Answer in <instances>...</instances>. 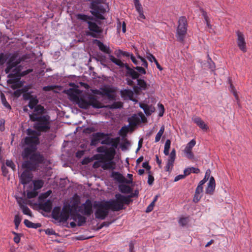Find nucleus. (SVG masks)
<instances>
[{"label": "nucleus", "instance_id": "1", "mask_svg": "<svg viewBox=\"0 0 252 252\" xmlns=\"http://www.w3.org/2000/svg\"><path fill=\"white\" fill-rule=\"evenodd\" d=\"M79 91L77 89H69L67 91L66 94L76 102L80 108L87 109L90 106L94 108L103 107L102 104L94 95H90L88 100L83 97L78 96L76 94L79 93Z\"/></svg>", "mask_w": 252, "mask_h": 252}, {"label": "nucleus", "instance_id": "2", "mask_svg": "<svg viewBox=\"0 0 252 252\" xmlns=\"http://www.w3.org/2000/svg\"><path fill=\"white\" fill-rule=\"evenodd\" d=\"M23 158L24 161L22 163V167L33 171L37 170L40 165L43 163L45 161L43 155L35 151L30 154L28 157Z\"/></svg>", "mask_w": 252, "mask_h": 252}, {"label": "nucleus", "instance_id": "3", "mask_svg": "<svg viewBox=\"0 0 252 252\" xmlns=\"http://www.w3.org/2000/svg\"><path fill=\"white\" fill-rule=\"evenodd\" d=\"M30 120L35 122L34 128L40 133L46 132L51 128L50 117L48 115L38 116L36 114L30 115Z\"/></svg>", "mask_w": 252, "mask_h": 252}, {"label": "nucleus", "instance_id": "4", "mask_svg": "<svg viewBox=\"0 0 252 252\" xmlns=\"http://www.w3.org/2000/svg\"><path fill=\"white\" fill-rule=\"evenodd\" d=\"M24 143L28 147L24 149L22 156L26 158L36 151V146L39 143V139L37 136H27L24 138Z\"/></svg>", "mask_w": 252, "mask_h": 252}, {"label": "nucleus", "instance_id": "5", "mask_svg": "<svg viewBox=\"0 0 252 252\" xmlns=\"http://www.w3.org/2000/svg\"><path fill=\"white\" fill-rule=\"evenodd\" d=\"M116 199L108 201L111 207L112 210L114 211H119L124 209L125 204H129V200L128 197L122 195L120 193H117L115 195Z\"/></svg>", "mask_w": 252, "mask_h": 252}, {"label": "nucleus", "instance_id": "6", "mask_svg": "<svg viewBox=\"0 0 252 252\" xmlns=\"http://www.w3.org/2000/svg\"><path fill=\"white\" fill-rule=\"evenodd\" d=\"M94 207L96 208L95 212V217L96 219L104 220L108 216L109 210H112L108 201L104 203H98L94 204Z\"/></svg>", "mask_w": 252, "mask_h": 252}, {"label": "nucleus", "instance_id": "7", "mask_svg": "<svg viewBox=\"0 0 252 252\" xmlns=\"http://www.w3.org/2000/svg\"><path fill=\"white\" fill-rule=\"evenodd\" d=\"M187 31V21L185 17H181L178 21L176 36L180 42H183Z\"/></svg>", "mask_w": 252, "mask_h": 252}, {"label": "nucleus", "instance_id": "8", "mask_svg": "<svg viewBox=\"0 0 252 252\" xmlns=\"http://www.w3.org/2000/svg\"><path fill=\"white\" fill-rule=\"evenodd\" d=\"M90 8L91 9V13L96 19L100 20L105 19L102 14L105 13L106 9L102 5L93 1L91 3Z\"/></svg>", "mask_w": 252, "mask_h": 252}, {"label": "nucleus", "instance_id": "9", "mask_svg": "<svg viewBox=\"0 0 252 252\" xmlns=\"http://www.w3.org/2000/svg\"><path fill=\"white\" fill-rule=\"evenodd\" d=\"M87 23L90 32H88L87 34L94 38H101L102 36L103 29L94 22L88 21Z\"/></svg>", "mask_w": 252, "mask_h": 252}, {"label": "nucleus", "instance_id": "10", "mask_svg": "<svg viewBox=\"0 0 252 252\" xmlns=\"http://www.w3.org/2000/svg\"><path fill=\"white\" fill-rule=\"evenodd\" d=\"M8 54L9 55V57L7 61L6 67L5 69V72L6 74L9 73L14 67H16V66L22 61V59L20 58L17 59L18 54Z\"/></svg>", "mask_w": 252, "mask_h": 252}, {"label": "nucleus", "instance_id": "11", "mask_svg": "<svg viewBox=\"0 0 252 252\" xmlns=\"http://www.w3.org/2000/svg\"><path fill=\"white\" fill-rule=\"evenodd\" d=\"M77 208L78 209V211L79 212L88 217L90 216L93 213V203L89 199H87L85 203L80 206H77L76 205Z\"/></svg>", "mask_w": 252, "mask_h": 252}, {"label": "nucleus", "instance_id": "12", "mask_svg": "<svg viewBox=\"0 0 252 252\" xmlns=\"http://www.w3.org/2000/svg\"><path fill=\"white\" fill-rule=\"evenodd\" d=\"M72 209H76V205L75 203H74L72 206L70 204H66L63 206L61 211V222H64L67 220L69 218Z\"/></svg>", "mask_w": 252, "mask_h": 252}, {"label": "nucleus", "instance_id": "13", "mask_svg": "<svg viewBox=\"0 0 252 252\" xmlns=\"http://www.w3.org/2000/svg\"><path fill=\"white\" fill-rule=\"evenodd\" d=\"M105 134L106 136H104V138L101 139V144L102 145H111L112 147L117 148L120 141V137H117L113 138L109 137V134L108 133H105Z\"/></svg>", "mask_w": 252, "mask_h": 252}, {"label": "nucleus", "instance_id": "14", "mask_svg": "<svg viewBox=\"0 0 252 252\" xmlns=\"http://www.w3.org/2000/svg\"><path fill=\"white\" fill-rule=\"evenodd\" d=\"M114 147L110 148L108 150H107L105 152V155L98 154L94 156V158L96 159H101L105 160H112L114 158V156L116 153L115 149Z\"/></svg>", "mask_w": 252, "mask_h": 252}, {"label": "nucleus", "instance_id": "15", "mask_svg": "<svg viewBox=\"0 0 252 252\" xmlns=\"http://www.w3.org/2000/svg\"><path fill=\"white\" fill-rule=\"evenodd\" d=\"M146 121V118L142 112L138 113L137 115L134 114L128 119L129 125L132 126H136L141 122L145 123Z\"/></svg>", "mask_w": 252, "mask_h": 252}, {"label": "nucleus", "instance_id": "16", "mask_svg": "<svg viewBox=\"0 0 252 252\" xmlns=\"http://www.w3.org/2000/svg\"><path fill=\"white\" fill-rule=\"evenodd\" d=\"M20 66L14 68L12 70L13 73H9L7 75V77L9 78L7 81V83L12 84L18 82L21 78L20 75Z\"/></svg>", "mask_w": 252, "mask_h": 252}, {"label": "nucleus", "instance_id": "17", "mask_svg": "<svg viewBox=\"0 0 252 252\" xmlns=\"http://www.w3.org/2000/svg\"><path fill=\"white\" fill-rule=\"evenodd\" d=\"M237 36V43L239 49L243 52H246V43L244 34L239 31L236 32Z\"/></svg>", "mask_w": 252, "mask_h": 252}, {"label": "nucleus", "instance_id": "18", "mask_svg": "<svg viewBox=\"0 0 252 252\" xmlns=\"http://www.w3.org/2000/svg\"><path fill=\"white\" fill-rule=\"evenodd\" d=\"M32 170L25 169L20 176V182L23 185L29 184L32 180L33 177L31 173Z\"/></svg>", "mask_w": 252, "mask_h": 252}, {"label": "nucleus", "instance_id": "19", "mask_svg": "<svg viewBox=\"0 0 252 252\" xmlns=\"http://www.w3.org/2000/svg\"><path fill=\"white\" fill-rule=\"evenodd\" d=\"M176 158V150L175 149L172 150L168 157L167 164L165 166L166 171H170L173 168L174 163Z\"/></svg>", "mask_w": 252, "mask_h": 252}, {"label": "nucleus", "instance_id": "20", "mask_svg": "<svg viewBox=\"0 0 252 252\" xmlns=\"http://www.w3.org/2000/svg\"><path fill=\"white\" fill-rule=\"evenodd\" d=\"M106 136L105 133L98 132L94 133L92 134V137L91 139L90 145L96 146L99 143L100 141L104 138V136Z\"/></svg>", "mask_w": 252, "mask_h": 252}, {"label": "nucleus", "instance_id": "21", "mask_svg": "<svg viewBox=\"0 0 252 252\" xmlns=\"http://www.w3.org/2000/svg\"><path fill=\"white\" fill-rule=\"evenodd\" d=\"M94 43H96L99 49L102 52L107 54H110L111 53L112 51L109 48V47L104 45L100 41L97 39H95L94 40Z\"/></svg>", "mask_w": 252, "mask_h": 252}, {"label": "nucleus", "instance_id": "22", "mask_svg": "<svg viewBox=\"0 0 252 252\" xmlns=\"http://www.w3.org/2000/svg\"><path fill=\"white\" fill-rule=\"evenodd\" d=\"M113 93L114 91L111 89L104 88L101 89V91L99 92V94L107 96L109 99H114L115 96Z\"/></svg>", "mask_w": 252, "mask_h": 252}, {"label": "nucleus", "instance_id": "23", "mask_svg": "<svg viewBox=\"0 0 252 252\" xmlns=\"http://www.w3.org/2000/svg\"><path fill=\"white\" fill-rule=\"evenodd\" d=\"M125 67L126 69V76H130L132 79H138L140 76L139 73L130 68L128 65H126Z\"/></svg>", "mask_w": 252, "mask_h": 252}, {"label": "nucleus", "instance_id": "24", "mask_svg": "<svg viewBox=\"0 0 252 252\" xmlns=\"http://www.w3.org/2000/svg\"><path fill=\"white\" fill-rule=\"evenodd\" d=\"M215 186L216 184L215 179L213 177H211L210 178L209 182L206 189V193L212 194L214 191Z\"/></svg>", "mask_w": 252, "mask_h": 252}, {"label": "nucleus", "instance_id": "25", "mask_svg": "<svg viewBox=\"0 0 252 252\" xmlns=\"http://www.w3.org/2000/svg\"><path fill=\"white\" fill-rule=\"evenodd\" d=\"M39 208L46 212H50L52 208V202L51 200L49 199L44 203H40Z\"/></svg>", "mask_w": 252, "mask_h": 252}, {"label": "nucleus", "instance_id": "26", "mask_svg": "<svg viewBox=\"0 0 252 252\" xmlns=\"http://www.w3.org/2000/svg\"><path fill=\"white\" fill-rule=\"evenodd\" d=\"M192 121L202 130L206 131L208 129L207 125L200 117H194L192 118Z\"/></svg>", "mask_w": 252, "mask_h": 252}, {"label": "nucleus", "instance_id": "27", "mask_svg": "<svg viewBox=\"0 0 252 252\" xmlns=\"http://www.w3.org/2000/svg\"><path fill=\"white\" fill-rule=\"evenodd\" d=\"M111 177L120 183H125V182L127 181V179L118 172H113L111 174Z\"/></svg>", "mask_w": 252, "mask_h": 252}, {"label": "nucleus", "instance_id": "28", "mask_svg": "<svg viewBox=\"0 0 252 252\" xmlns=\"http://www.w3.org/2000/svg\"><path fill=\"white\" fill-rule=\"evenodd\" d=\"M52 216L54 219L61 222V210L60 207L57 206L54 208L52 212Z\"/></svg>", "mask_w": 252, "mask_h": 252}, {"label": "nucleus", "instance_id": "29", "mask_svg": "<svg viewBox=\"0 0 252 252\" xmlns=\"http://www.w3.org/2000/svg\"><path fill=\"white\" fill-rule=\"evenodd\" d=\"M24 224L28 228H37L41 226V224L40 223H33L28 220H25L24 221Z\"/></svg>", "mask_w": 252, "mask_h": 252}, {"label": "nucleus", "instance_id": "30", "mask_svg": "<svg viewBox=\"0 0 252 252\" xmlns=\"http://www.w3.org/2000/svg\"><path fill=\"white\" fill-rule=\"evenodd\" d=\"M102 165V168L104 170L114 169L115 168V162L112 160H107Z\"/></svg>", "mask_w": 252, "mask_h": 252}, {"label": "nucleus", "instance_id": "31", "mask_svg": "<svg viewBox=\"0 0 252 252\" xmlns=\"http://www.w3.org/2000/svg\"><path fill=\"white\" fill-rule=\"evenodd\" d=\"M76 216L77 217V225L83 226L86 223L87 218L78 213H76Z\"/></svg>", "mask_w": 252, "mask_h": 252}, {"label": "nucleus", "instance_id": "32", "mask_svg": "<svg viewBox=\"0 0 252 252\" xmlns=\"http://www.w3.org/2000/svg\"><path fill=\"white\" fill-rule=\"evenodd\" d=\"M109 57L112 62L118 65L120 67L122 68L124 66L125 67L126 65H127V64L124 63L121 60L115 58L113 55H109Z\"/></svg>", "mask_w": 252, "mask_h": 252}, {"label": "nucleus", "instance_id": "33", "mask_svg": "<svg viewBox=\"0 0 252 252\" xmlns=\"http://www.w3.org/2000/svg\"><path fill=\"white\" fill-rule=\"evenodd\" d=\"M120 191L123 193H129L132 191V189L126 185H120L119 186Z\"/></svg>", "mask_w": 252, "mask_h": 252}, {"label": "nucleus", "instance_id": "34", "mask_svg": "<svg viewBox=\"0 0 252 252\" xmlns=\"http://www.w3.org/2000/svg\"><path fill=\"white\" fill-rule=\"evenodd\" d=\"M33 189L34 190H38L42 188L44 185V182L42 180H34L33 182Z\"/></svg>", "mask_w": 252, "mask_h": 252}, {"label": "nucleus", "instance_id": "35", "mask_svg": "<svg viewBox=\"0 0 252 252\" xmlns=\"http://www.w3.org/2000/svg\"><path fill=\"white\" fill-rule=\"evenodd\" d=\"M38 103V100L36 96L33 97L31 100H30L28 106L31 109H32L34 108Z\"/></svg>", "mask_w": 252, "mask_h": 252}, {"label": "nucleus", "instance_id": "36", "mask_svg": "<svg viewBox=\"0 0 252 252\" xmlns=\"http://www.w3.org/2000/svg\"><path fill=\"white\" fill-rule=\"evenodd\" d=\"M170 145H171V141L169 139H167L166 140L165 145H164V151L163 153L165 155L168 156L170 155L169 154V150L170 148Z\"/></svg>", "mask_w": 252, "mask_h": 252}, {"label": "nucleus", "instance_id": "37", "mask_svg": "<svg viewBox=\"0 0 252 252\" xmlns=\"http://www.w3.org/2000/svg\"><path fill=\"white\" fill-rule=\"evenodd\" d=\"M140 107L142 108L146 115H150L152 113V111L150 110L149 106L145 103H140Z\"/></svg>", "mask_w": 252, "mask_h": 252}, {"label": "nucleus", "instance_id": "38", "mask_svg": "<svg viewBox=\"0 0 252 252\" xmlns=\"http://www.w3.org/2000/svg\"><path fill=\"white\" fill-rule=\"evenodd\" d=\"M164 130H165V127H164V126L163 125L161 126L159 130L158 131V133L156 134V136L155 137V142H156V143L158 142L160 140L161 137L162 136V135H163V134L164 133Z\"/></svg>", "mask_w": 252, "mask_h": 252}, {"label": "nucleus", "instance_id": "39", "mask_svg": "<svg viewBox=\"0 0 252 252\" xmlns=\"http://www.w3.org/2000/svg\"><path fill=\"white\" fill-rule=\"evenodd\" d=\"M121 94L122 96L128 97L130 99H132L133 94L132 91L130 90H124L123 91H121Z\"/></svg>", "mask_w": 252, "mask_h": 252}, {"label": "nucleus", "instance_id": "40", "mask_svg": "<svg viewBox=\"0 0 252 252\" xmlns=\"http://www.w3.org/2000/svg\"><path fill=\"white\" fill-rule=\"evenodd\" d=\"M196 144V141L194 139H192L189 142L184 152H189L191 151L192 148L195 146Z\"/></svg>", "mask_w": 252, "mask_h": 252}, {"label": "nucleus", "instance_id": "41", "mask_svg": "<svg viewBox=\"0 0 252 252\" xmlns=\"http://www.w3.org/2000/svg\"><path fill=\"white\" fill-rule=\"evenodd\" d=\"M137 85L141 89L146 90L147 88V84L146 82L142 79H137Z\"/></svg>", "mask_w": 252, "mask_h": 252}, {"label": "nucleus", "instance_id": "42", "mask_svg": "<svg viewBox=\"0 0 252 252\" xmlns=\"http://www.w3.org/2000/svg\"><path fill=\"white\" fill-rule=\"evenodd\" d=\"M9 57V55L8 53H6V54L0 53V64H3L6 61H8Z\"/></svg>", "mask_w": 252, "mask_h": 252}, {"label": "nucleus", "instance_id": "43", "mask_svg": "<svg viewBox=\"0 0 252 252\" xmlns=\"http://www.w3.org/2000/svg\"><path fill=\"white\" fill-rule=\"evenodd\" d=\"M45 109L43 106L41 105H37L34 108V112H36V114L37 115L40 116L39 115H42L44 113Z\"/></svg>", "mask_w": 252, "mask_h": 252}, {"label": "nucleus", "instance_id": "44", "mask_svg": "<svg viewBox=\"0 0 252 252\" xmlns=\"http://www.w3.org/2000/svg\"><path fill=\"white\" fill-rule=\"evenodd\" d=\"M20 208L22 210L23 213L25 215L32 216V212L31 210L26 205H21Z\"/></svg>", "mask_w": 252, "mask_h": 252}, {"label": "nucleus", "instance_id": "45", "mask_svg": "<svg viewBox=\"0 0 252 252\" xmlns=\"http://www.w3.org/2000/svg\"><path fill=\"white\" fill-rule=\"evenodd\" d=\"M77 18L78 19L83 20L85 22H88L89 20H93V17L92 16H88L85 14H80L77 15Z\"/></svg>", "mask_w": 252, "mask_h": 252}, {"label": "nucleus", "instance_id": "46", "mask_svg": "<svg viewBox=\"0 0 252 252\" xmlns=\"http://www.w3.org/2000/svg\"><path fill=\"white\" fill-rule=\"evenodd\" d=\"M1 100L2 103L4 105V106H5L6 108H7L8 109H11V106L9 105V104L7 102V101H6V98L4 94L1 95Z\"/></svg>", "mask_w": 252, "mask_h": 252}, {"label": "nucleus", "instance_id": "47", "mask_svg": "<svg viewBox=\"0 0 252 252\" xmlns=\"http://www.w3.org/2000/svg\"><path fill=\"white\" fill-rule=\"evenodd\" d=\"M27 197L29 199L33 198L35 197L38 195V192L36 190L33 189V190L28 191L27 192Z\"/></svg>", "mask_w": 252, "mask_h": 252}, {"label": "nucleus", "instance_id": "48", "mask_svg": "<svg viewBox=\"0 0 252 252\" xmlns=\"http://www.w3.org/2000/svg\"><path fill=\"white\" fill-rule=\"evenodd\" d=\"M22 219L19 216V215H16L14 217V224L15 225V228L17 229L18 228V226L21 221Z\"/></svg>", "mask_w": 252, "mask_h": 252}, {"label": "nucleus", "instance_id": "49", "mask_svg": "<svg viewBox=\"0 0 252 252\" xmlns=\"http://www.w3.org/2000/svg\"><path fill=\"white\" fill-rule=\"evenodd\" d=\"M229 90L230 91L233 92V95H234L236 99L237 100V101H239V97L237 94V92L236 91L234 87L232 85V84L230 82V88Z\"/></svg>", "mask_w": 252, "mask_h": 252}, {"label": "nucleus", "instance_id": "50", "mask_svg": "<svg viewBox=\"0 0 252 252\" xmlns=\"http://www.w3.org/2000/svg\"><path fill=\"white\" fill-rule=\"evenodd\" d=\"M7 166L10 167L13 171L15 170L16 166L14 162L11 160L7 159L5 162Z\"/></svg>", "mask_w": 252, "mask_h": 252}, {"label": "nucleus", "instance_id": "51", "mask_svg": "<svg viewBox=\"0 0 252 252\" xmlns=\"http://www.w3.org/2000/svg\"><path fill=\"white\" fill-rule=\"evenodd\" d=\"M189 222L188 218H182L179 220V223L180 225L184 226L187 224Z\"/></svg>", "mask_w": 252, "mask_h": 252}, {"label": "nucleus", "instance_id": "52", "mask_svg": "<svg viewBox=\"0 0 252 252\" xmlns=\"http://www.w3.org/2000/svg\"><path fill=\"white\" fill-rule=\"evenodd\" d=\"M123 107V103L121 102H114L111 105L110 108L116 109V108H120Z\"/></svg>", "mask_w": 252, "mask_h": 252}, {"label": "nucleus", "instance_id": "53", "mask_svg": "<svg viewBox=\"0 0 252 252\" xmlns=\"http://www.w3.org/2000/svg\"><path fill=\"white\" fill-rule=\"evenodd\" d=\"M146 58L151 62H155L157 59L152 54L149 52H146Z\"/></svg>", "mask_w": 252, "mask_h": 252}, {"label": "nucleus", "instance_id": "54", "mask_svg": "<svg viewBox=\"0 0 252 252\" xmlns=\"http://www.w3.org/2000/svg\"><path fill=\"white\" fill-rule=\"evenodd\" d=\"M12 233L15 235L13 240L15 243L18 244L21 240L20 234L15 232H12Z\"/></svg>", "mask_w": 252, "mask_h": 252}, {"label": "nucleus", "instance_id": "55", "mask_svg": "<svg viewBox=\"0 0 252 252\" xmlns=\"http://www.w3.org/2000/svg\"><path fill=\"white\" fill-rule=\"evenodd\" d=\"M148 183L149 185H152L154 181V176L151 174V171H149L148 172Z\"/></svg>", "mask_w": 252, "mask_h": 252}, {"label": "nucleus", "instance_id": "56", "mask_svg": "<svg viewBox=\"0 0 252 252\" xmlns=\"http://www.w3.org/2000/svg\"><path fill=\"white\" fill-rule=\"evenodd\" d=\"M202 195L200 193H197L195 192V194L193 197V201L195 203L198 202L201 199Z\"/></svg>", "mask_w": 252, "mask_h": 252}, {"label": "nucleus", "instance_id": "57", "mask_svg": "<svg viewBox=\"0 0 252 252\" xmlns=\"http://www.w3.org/2000/svg\"><path fill=\"white\" fill-rule=\"evenodd\" d=\"M138 58L139 59L141 60V61L142 62L141 65L147 68L148 64V63L146 61V60L144 58L142 57L141 56H140L139 55L138 56Z\"/></svg>", "mask_w": 252, "mask_h": 252}, {"label": "nucleus", "instance_id": "58", "mask_svg": "<svg viewBox=\"0 0 252 252\" xmlns=\"http://www.w3.org/2000/svg\"><path fill=\"white\" fill-rule=\"evenodd\" d=\"M128 132V129L126 127H122L120 130V134L122 136L126 135Z\"/></svg>", "mask_w": 252, "mask_h": 252}, {"label": "nucleus", "instance_id": "59", "mask_svg": "<svg viewBox=\"0 0 252 252\" xmlns=\"http://www.w3.org/2000/svg\"><path fill=\"white\" fill-rule=\"evenodd\" d=\"M45 233L48 235H56L57 234L54 230L51 228H48L45 231Z\"/></svg>", "mask_w": 252, "mask_h": 252}, {"label": "nucleus", "instance_id": "60", "mask_svg": "<svg viewBox=\"0 0 252 252\" xmlns=\"http://www.w3.org/2000/svg\"><path fill=\"white\" fill-rule=\"evenodd\" d=\"M34 96L29 93H25L23 94V98L25 100H31Z\"/></svg>", "mask_w": 252, "mask_h": 252}, {"label": "nucleus", "instance_id": "61", "mask_svg": "<svg viewBox=\"0 0 252 252\" xmlns=\"http://www.w3.org/2000/svg\"><path fill=\"white\" fill-rule=\"evenodd\" d=\"M135 68L141 74H145L146 73V70L143 67L136 66Z\"/></svg>", "mask_w": 252, "mask_h": 252}, {"label": "nucleus", "instance_id": "62", "mask_svg": "<svg viewBox=\"0 0 252 252\" xmlns=\"http://www.w3.org/2000/svg\"><path fill=\"white\" fill-rule=\"evenodd\" d=\"M184 153L186 154V156L189 159H191L194 158V155L191 151L189 152H184Z\"/></svg>", "mask_w": 252, "mask_h": 252}, {"label": "nucleus", "instance_id": "63", "mask_svg": "<svg viewBox=\"0 0 252 252\" xmlns=\"http://www.w3.org/2000/svg\"><path fill=\"white\" fill-rule=\"evenodd\" d=\"M1 171L2 172V175L6 177L7 175L8 171L7 168L4 165H2L1 166Z\"/></svg>", "mask_w": 252, "mask_h": 252}, {"label": "nucleus", "instance_id": "64", "mask_svg": "<svg viewBox=\"0 0 252 252\" xmlns=\"http://www.w3.org/2000/svg\"><path fill=\"white\" fill-rule=\"evenodd\" d=\"M27 134L28 135H30V136H35L36 131L35 130H33L31 128H28L27 131Z\"/></svg>", "mask_w": 252, "mask_h": 252}]
</instances>
